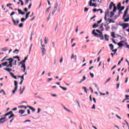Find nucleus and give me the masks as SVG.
Instances as JSON below:
<instances>
[{"instance_id": "680f3d73", "label": "nucleus", "mask_w": 129, "mask_h": 129, "mask_svg": "<svg viewBox=\"0 0 129 129\" xmlns=\"http://www.w3.org/2000/svg\"><path fill=\"white\" fill-rule=\"evenodd\" d=\"M112 42H113V43H114V44H117V43H116V42H115V40H114V39H112Z\"/></svg>"}, {"instance_id": "864d4df0", "label": "nucleus", "mask_w": 129, "mask_h": 129, "mask_svg": "<svg viewBox=\"0 0 129 129\" xmlns=\"http://www.w3.org/2000/svg\"><path fill=\"white\" fill-rule=\"evenodd\" d=\"M76 101L77 103H78L79 107H80V104L79 103V102H78V101L77 100H76Z\"/></svg>"}, {"instance_id": "423d86ee", "label": "nucleus", "mask_w": 129, "mask_h": 129, "mask_svg": "<svg viewBox=\"0 0 129 129\" xmlns=\"http://www.w3.org/2000/svg\"><path fill=\"white\" fill-rule=\"evenodd\" d=\"M115 6V5L113 4V2H111L110 3V5H109V10H112V7H113V8H114Z\"/></svg>"}, {"instance_id": "473e14b6", "label": "nucleus", "mask_w": 129, "mask_h": 129, "mask_svg": "<svg viewBox=\"0 0 129 129\" xmlns=\"http://www.w3.org/2000/svg\"><path fill=\"white\" fill-rule=\"evenodd\" d=\"M59 87H60V88H61V89H62L63 90H64L65 91H66V90H67V88L63 87L61 86Z\"/></svg>"}, {"instance_id": "58836bf2", "label": "nucleus", "mask_w": 129, "mask_h": 129, "mask_svg": "<svg viewBox=\"0 0 129 129\" xmlns=\"http://www.w3.org/2000/svg\"><path fill=\"white\" fill-rule=\"evenodd\" d=\"M14 116H15V114H12L9 117V119H11V118H12V117H14Z\"/></svg>"}, {"instance_id": "cd10ccee", "label": "nucleus", "mask_w": 129, "mask_h": 129, "mask_svg": "<svg viewBox=\"0 0 129 129\" xmlns=\"http://www.w3.org/2000/svg\"><path fill=\"white\" fill-rule=\"evenodd\" d=\"M125 97L124 100H129V95H125Z\"/></svg>"}, {"instance_id": "7c9ffc66", "label": "nucleus", "mask_w": 129, "mask_h": 129, "mask_svg": "<svg viewBox=\"0 0 129 129\" xmlns=\"http://www.w3.org/2000/svg\"><path fill=\"white\" fill-rule=\"evenodd\" d=\"M6 67L7 68H8V67H10V68L13 67V63H9V64H7Z\"/></svg>"}, {"instance_id": "72a5a7b5", "label": "nucleus", "mask_w": 129, "mask_h": 129, "mask_svg": "<svg viewBox=\"0 0 129 129\" xmlns=\"http://www.w3.org/2000/svg\"><path fill=\"white\" fill-rule=\"evenodd\" d=\"M50 9H51V7H48L46 10L45 11V13H49V11H50Z\"/></svg>"}, {"instance_id": "412c9836", "label": "nucleus", "mask_w": 129, "mask_h": 129, "mask_svg": "<svg viewBox=\"0 0 129 129\" xmlns=\"http://www.w3.org/2000/svg\"><path fill=\"white\" fill-rule=\"evenodd\" d=\"M25 110H20L19 111V113H21V114H24L25 113Z\"/></svg>"}, {"instance_id": "bf43d9fd", "label": "nucleus", "mask_w": 129, "mask_h": 129, "mask_svg": "<svg viewBox=\"0 0 129 129\" xmlns=\"http://www.w3.org/2000/svg\"><path fill=\"white\" fill-rule=\"evenodd\" d=\"M10 74L11 75V76H12V77H13L15 75H14V73L10 72Z\"/></svg>"}, {"instance_id": "4468645a", "label": "nucleus", "mask_w": 129, "mask_h": 129, "mask_svg": "<svg viewBox=\"0 0 129 129\" xmlns=\"http://www.w3.org/2000/svg\"><path fill=\"white\" fill-rule=\"evenodd\" d=\"M42 51V55L44 56L45 55V52H46V49L45 48H41Z\"/></svg>"}, {"instance_id": "1a4fd4ad", "label": "nucleus", "mask_w": 129, "mask_h": 129, "mask_svg": "<svg viewBox=\"0 0 129 129\" xmlns=\"http://www.w3.org/2000/svg\"><path fill=\"white\" fill-rule=\"evenodd\" d=\"M99 11H101V12H100V14H102V12L103 11L101 9H94L93 10V12H94V13H95L96 12H99Z\"/></svg>"}, {"instance_id": "0eeeda50", "label": "nucleus", "mask_w": 129, "mask_h": 129, "mask_svg": "<svg viewBox=\"0 0 129 129\" xmlns=\"http://www.w3.org/2000/svg\"><path fill=\"white\" fill-rule=\"evenodd\" d=\"M6 61H9V63L10 64H13V62H14V59H13V58H10L6 59Z\"/></svg>"}, {"instance_id": "79ce46f5", "label": "nucleus", "mask_w": 129, "mask_h": 129, "mask_svg": "<svg viewBox=\"0 0 129 129\" xmlns=\"http://www.w3.org/2000/svg\"><path fill=\"white\" fill-rule=\"evenodd\" d=\"M90 75L91 77H92V78H93V77H94V74H93V73H90Z\"/></svg>"}, {"instance_id": "e433bc0d", "label": "nucleus", "mask_w": 129, "mask_h": 129, "mask_svg": "<svg viewBox=\"0 0 129 129\" xmlns=\"http://www.w3.org/2000/svg\"><path fill=\"white\" fill-rule=\"evenodd\" d=\"M7 58H8V56H5L2 60H1V62H4V61H6V60H7Z\"/></svg>"}, {"instance_id": "39448f33", "label": "nucleus", "mask_w": 129, "mask_h": 129, "mask_svg": "<svg viewBox=\"0 0 129 129\" xmlns=\"http://www.w3.org/2000/svg\"><path fill=\"white\" fill-rule=\"evenodd\" d=\"M12 21L14 23V24H15V26H18V24H19V23H20V21L19 20H17L16 21H15V19H14V18L12 17Z\"/></svg>"}, {"instance_id": "c756f323", "label": "nucleus", "mask_w": 129, "mask_h": 129, "mask_svg": "<svg viewBox=\"0 0 129 129\" xmlns=\"http://www.w3.org/2000/svg\"><path fill=\"white\" fill-rule=\"evenodd\" d=\"M18 90V88H15L14 90L12 91L13 94L16 93V92Z\"/></svg>"}, {"instance_id": "69168bd1", "label": "nucleus", "mask_w": 129, "mask_h": 129, "mask_svg": "<svg viewBox=\"0 0 129 129\" xmlns=\"http://www.w3.org/2000/svg\"><path fill=\"white\" fill-rule=\"evenodd\" d=\"M41 46L42 47L41 49H45V45L41 44Z\"/></svg>"}, {"instance_id": "aec40b11", "label": "nucleus", "mask_w": 129, "mask_h": 129, "mask_svg": "<svg viewBox=\"0 0 129 129\" xmlns=\"http://www.w3.org/2000/svg\"><path fill=\"white\" fill-rule=\"evenodd\" d=\"M109 47H110V50H113V48H114V47L113 46V44H110L109 45Z\"/></svg>"}, {"instance_id": "bb28decb", "label": "nucleus", "mask_w": 129, "mask_h": 129, "mask_svg": "<svg viewBox=\"0 0 129 129\" xmlns=\"http://www.w3.org/2000/svg\"><path fill=\"white\" fill-rule=\"evenodd\" d=\"M63 108L66 111H68V112H71V111H70L69 109H67L65 106H63Z\"/></svg>"}, {"instance_id": "8fccbe9b", "label": "nucleus", "mask_w": 129, "mask_h": 129, "mask_svg": "<svg viewBox=\"0 0 129 129\" xmlns=\"http://www.w3.org/2000/svg\"><path fill=\"white\" fill-rule=\"evenodd\" d=\"M51 80H53V78H48V82H50Z\"/></svg>"}, {"instance_id": "a211bd4d", "label": "nucleus", "mask_w": 129, "mask_h": 129, "mask_svg": "<svg viewBox=\"0 0 129 129\" xmlns=\"http://www.w3.org/2000/svg\"><path fill=\"white\" fill-rule=\"evenodd\" d=\"M8 64H9V62H8L7 61H5V62H3L2 63V65H3V66H8Z\"/></svg>"}, {"instance_id": "a18cd8bd", "label": "nucleus", "mask_w": 129, "mask_h": 129, "mask_svg": "<svg viewBox=\"0 0 129 129\" xmlns=\"http://www.w3.org/2000/svg\"><path fill=\"white\" fill-rule=\"evenodd\" d=\"M7 120H0V123H4Z\"/></svg>"}, {"instance_id": "6ab92c4d", "label": "nucleus", "mask_w": 129, "mask_h": 129, "mask_svg": "<svg viewBox=\"0 0 129 129\" xmlns=\"http://www.w3.org/2000/svg\"><path fill=\"white\" fill-rule=\"evenodd\" d=\"M13 113V111H10L8 113H6V114L4 115V116H8V115H10V114H12Z\"/></svg>"}, {"instance_id": "20e7f679", "label": "nucleus", "mask_w": 129, "mask_h": 129, "mask_svg": "<svg viewBox=\"0 0 129 129\" xmlns=\"http://www.w3.org/2000/svg\"><path fill=\"white\" fill-rule=\"evenodd\" d=\"M57 8H58V4L57 3H56L55 7H54L53 10L52 11V16H54V14H55V13H56V11H57Z\"/></svg>"}, {"instance_id": "e2e57ef3", "label": "nucleus", "mask_w": 129, "mask_h": 129, "mask_svg": "<svg viewBox=\"0 0 129 129\" xmlns=\"http://www.w3.org/2000/svg\"><path fill=\"white\" fill-rule=\"evenodd\" d=\"M116 116L119 118V119H121V117H120L119 116H118V115L117 114H116Z\"/></svg>"}, {"instance_id": "49530a36", "label": "nucleus", "mask_w": 129, "mask_h": 129, "mask_svg": "<svg viewBox=\"0 0 129 129\" xmlns=\"http://www.w3.org/2000/svg\"><path fill=\"white\" fill-rule=\"evenodd\" d=\"M21 22H25L26 21V18H22L21 19Z\"/></svg>"}, {"instance_id": "de8ad7c7", "label": "nucleus", "mask_w": 129, "mask_h": 129, "mask_svg": "<svg viewBox=\"0 0 129 129\" xmlns=\"http://www.w3.org/2000/svg\"><path fill=\"white\" fill-rule=\"evenodd\" d=\"M86 79V77H85V76H83L82 81H84V80H85Z\"/></svg>"}, {"instance_id": "c85d7f7f", "label": "nucleus", "mask_w": 129, "mask_h": 129, "mask_svg": "<svg viewBox=\"0 0 129 129\" xmlns=\"http://www.w3.org/2000/svg\"><path fill=\"white\" fill-rule=\"evenodd\" d=\"M97 27H98V24H97V23L94 24L93 25V29L95 28H97Z\"/></svg>"}, {"instance_id": "f3484780", "label": "nucleus", "mask_w": 129, "mask_h": 129, "mask_svg": "<svg viewBox=\"0 0 129 129\" xmlns=\"http://www.w3.org/2000/svg\"><path fill=\"white\" fill-rule=\"evenodd\" d=\"M105 40L106 41H109V36L108 35H107V34H105Z\"/></svg>"}, {"instance_id": "338daca9", "label": "nucleus", "mask_w": 129, "mask_h": 129, "mask_svg": "<svg viewBox=\"0 0 129 129\" xmlns=\"http://www.w3.org/2000/svg\"><path fill=\"white\" fill-rule=\"evenodd\" d=\"M32 7V3H30L29 6H28V9H31V7Z\"/></svg>"}, {"instance_id": "774afa93", "label": "nucleus", "mask_w": 129, "mask_h": 129, "mask_svg": "<svg viewBox=\"0 0 129 129\" xmlns=\"http://www.w3.org/2000/svg\"><path fill=\"white\" fill-rule=\"evenodd\" d=\"M13 65H17V60H15L14 62L13 63Z\"/></svg>"}, {"instance_id": "4d7b16f0", "label": "nucleus", "mask_w": 129, "mask_h": 129, "mask_svg": "<svg viewBox=\"0 0 129 129\" xmlns=\"http://www.w3.org/2000/svg\"><path fill=\"white\" fill-rule=\"evenodd\" d=\"M24 12H25V13H27L28 12V8H25L24 10Z\"/></svg>"}, {"instance_id": "c9c22d12", "label": "nucleus", "mask_w": 129, "mask_h": 129, "mask_svg": "<svg viewBox=\"0 0 129 129\" xmlns=\"http://www.w3.org/2000/svg\"><path fill=\"white\" fill-rule=\"evenodd\" d=\"M24 76H25V75H23L22 76H21V81H22V82H23V81H24Z\"/></svg>"}, {"instance_id": "37998d69", "label": "nucleus", "mask_w": 129, "mask_h": 129, "mask_svg": "<svg viewBox=\"0 0 129 129\" xmlns=\"http://www.w3.org/2000/svg\"><path fill=\"white\" fill-rule=\"evenodd\" d=\"M83 89H84L85 92H86V93H87V90H86V87H83Z\"/></svg>"}, {"instance_id": "4c0bfd02", "label": "nucleus", "mask_w": 129, "mask_h": 129, "mask_svg": "<svg viewBox=\"0 0 129 129\" xmlns=\"http://www.w3.org/2000/svg\"><path fill=\"white\" fill-rule=\"evenodd\" d=\"M109 14V12H106L105 13V16H106V17H108Z\"/></svg>"}, {"instance_id": "6e6d98bb", "label": "nucleus", "mask_w": 129, "mask_h": 129, "mask_svg": "<svg viewBox=\"0 0 129 129\" xmlns=\"http://www.w3.org/2000/svg\"><path fill=\"white\" fill-rule=\"evenodd\" d=\"M23 26H24V24H23V23H21V24L19 25L20 28H23Z\"/></svg>"}, {"instance_id": "09e8293b", "label": "nucleus", "mask_w": 129, "mask_h": 129, "mask_svg": "<svg viewBox=\"0 0 129 129\" xmlns=\"http://www.w3.org/2000/svg\"><path fill=\"white\" fill-rule=\"evenodd\" d=\"M52 48H55V42L53 41L52 42Z\"/></svg>"}, {"instance_id": "ea45409f", "label": "nucleus", "mask_w": 129, "mask_h": 129, "mask_svg": "<svg viewBox=\"0 0 129 129\" xmlns=\"http://www.w3.org/2000/svg\"><path fill=\"white\" fill-rule=\"evenodd\" d=\"M116 51H117V49H112V52H114V54L116 53Z\"/></svg>"}, {"instance_id": "2eb2a0df", "label": "nucleus", "mask_w": 129, "mask_h": 129, "mask_svg": "<svg viewBox=\"0 0 129 129\" xmlns=\"http://www.w3.org/2000/svg\"><path fill=\"white\" fill-rule=\"evenodd\" d=\"M4 70H5V71H8V72H11V71H12V69L11 68H4Z\"/></svg>"}, {"instance_id": "b1692460", "label": "nucleus", "mask_w": 129, "mask_h": 129, "mask_svg": "<svg viewBox=\"0 0 129 129\" xmlns=\"http://www.w3.org/2000/svg\"><path fill=\"white\" fill-rule=\"evenodd\" d=\"M44 43H45V44H47V43H48V37H45V38H44Z\"/></svg>"}, {"instance_id": "f8f14e48", "label": "nucleus", "mask_w": 129, "mask_h": 129, "mask_svg": "<svg viewBox=\"0 0 129 129\" xmlns=\"http://www.w3.org/2000/svg\"><path fill=\"white\" fill-rule=\"evenodd\" d=\"M18 11L19 14H20V15H22L23 16H24V15H25V13L24 12H22L21 10L18 9Z\"/></svg>"}, {"instance_id": "a19ab883", "label": "nucleus", "mask_w": 129, "mask_h": 129, "mask_svg": "<svg viewBox=\"0 0 129 129\" xmlns=\"http://www.w3.org/2000/svg\"><path fill=\"white\" fill-rule=\"evenodd\" d=\"M6 118H7V117L4 116V117L0 118V120H5V119H6Z\"/></svg>"}, {"instance_id": "9d476101", "label": "nucleus", "mask_w": 129, "mask_h": 129, "mask_svg": "<svg viewBox=\"0 0 129 129\" xmlns=\"http://www.w3.org/2000/svg\"><path fill=\"white\" fill-rule=\"evenodd\" d=\"M122 43H123V41L121 40L120 42L117 43V44L119 47H123V44H122Z\"/></svg>"}, {"instance_id": "7ed1b4c3", "label": "nucleus", "mask_w": 129, "mask_h": 129, "mask_svg": "<svg viewBox=\"0 0 129 129\" xmlns=\"http://www.w3.org/2000/svg\"><path fill=\"white\" fill-rule=\"evenodd\" d=\"M25 62H26V60L24 59L21 61L19 63V65H22L21 67L22 69L23 72L24 73L26 72V64H25Z\"/></svg>"}, {"instance_id": "4be33fe9", "label": "nucleus", "mask_w": 129, "mask_h": 129, "mask_svg": "<svg viewBox=\"0 0 129 129\" xmlns=\"http://www.w3.org/2000/svg\"><path fill=\"white\" fill-rule=\"evenodd\" d=\"M14 85L15 86V88H18V82L17 81H14Z\"/></svg>"}, {"instance_id": "f704fd0d", "label": "nucleus", "mask_w": 129, "mask_h": 129, "mask_svg": "<svg viewBox=\"0 0 129 129\" xmlns=\"http://www.w3.org/2000/svg\"><path fill=\"white\" fill-rule=\"evenodd\" d=\"M112 12H113V13H115V12H116V7H115V6L113 7Z\"/></svg>"}, {"instance_id": "6e6552de", "label": "nucleus", "mask_w": 129, "mask_h": 129, "mask_svg": "<svg viewBox=\"0 0 129 129\" xmlns=\"http://www.w3.org/2000/svg\"><path fill=\"white\" fill-rule=\"evenodd\" d=\"M122 26L123 27V29H124L127 28V27H128L129 25H128V23H125V24H122Z\"/></svg>"}, {"instance_id": "ddd939ff", "label": "nucleus", "mask_w": 129, "mask_h": 129, "mask_svg": "<svg viewBox=\"0 0 129 129\" xmlns=\"http://www.w3.org/2000/svg\"><path fill=\"white\" fill-rule=\"evenodd\" d=\"M117 9L118 11L121 9V3H119L117 5Z\"/></svg>"}, {"instance_id": "3c124183", "label": "nucleus", "mask_w": 129, "mask_h": 129, "mask_svg": "<svg viewBox=\"0 0 129 129\" xmlns=\"http://www.w3.org/2000/svg\"><path fill=\"white\" fill-rule=\"evenodd\" d=\"M89 9L87 8H85L84 12H88Z\"/></svg>"}, {"instance_id": "f257e3e1", "label": "nucleus", "mask_w": 129, "mask_h": 129, "mask_svg": "<svg viewBox=\"0 0 129 129\" xmlns=\"http://www.w3.org/2000/svg\"><path fill=\"white\" fill-rule=\"evenodd\" d=\"M92 34L94 35L95 37H100L101 40H104V37H103L102 32L97 34L96 32H95V30H93L92 31Z\"/></svg>"}, {"instance_id": "393cba45", "label": "nucleus", "mask_w": 129, "mask_h": 129, "mask_svg": "<svg viewBox=\"0 0 129 129\" xmlns=\"http://www.w3.org/2000/svg\"><path fill=\"white\" fill-rule=\"evenodd\" d=\"M113 16H114V12H113V11H112V12H111V13H110V18H112V17H113Z\"/></svg>"}, {"instance_id": "f03ea898", "label": "nucleus", "mask_w": 129, "mask_h": 129, "mask_svg": "<svg viewBox=\"0 0 129 129\" xmlns=\"http://www.w3.org/2000/svg\"><path fill=\"white\" fill-rule=\"evenodd\" d=\"M127 14V8L124 11V14L123 15L122 20H124V23H127L129 21V17L128 15L126 16Z\"/></svg>"}, {"instance_id": "5701e85b", "label": "nucleus", "mask_w": 129, "mask_h": 129, "mask_svg": "<svg viewBox=\"0 0 129 129\" xmlns=\"http://www.w3.org/2000/svg\"><path fill=\"white\" fill-rule=\"evenodd\" d=\"M19 108H25V109H27V107H28V106H20L18 107Z\"/></svg>"}, {"instance_id": "dca6fc26", "label": "nucleus", "mask_w": 129, "mask_h": 129, "mask_svg": "<svg viewBox=\"0 0 129 129\" xmlns=\"http://www.w3.org/2000/svg\"><path fill=\"white\" fill-rule=\"evenodd\" d=\"M27 107H28V108H29V109L32 110L33 112H34V111H35V110H36V109H34V108H33L32 107H31L30 106H27Z\"/></svg>"}, {"instance_id": "052dcab7", "label": "nucleus", "mask_w": 129, "mask_h": 129, "mask_svg": "<svg viewBox=\"0 0 129 129\" xmlns=\"http://www.w3.org/2000/svg\"><path fill=\"white\" fill-rule=\"evenodd\" d=\"M24 122H31V120H26L24 121Z\"/></svg>"}, {"instance_id": "a878e982", "label": "nucleus", "mask_w": 129, "mask_h": 129, "mask_svg": "<svg viewBox=\"0 0 129 129\" xmlns=\"http://www.w3.org/2000/svg\"><path fill=\"white\" fill-rule=\"evenodd\" d=\"M111 37H112V38H115V33H114V32H112L111 33Z\"/></svg>"}, {"instance_id": "0e129e2a", "label": "nucleus", "mask_w": 129, "mask_h": 129, "mask_svg": "<svg viewBox=\"0 0 129 129\" xmlns=\"http://www.w3.org/2000/svg\"><path fill=\"white\" fill-rule=\"evenodd\" d=\"M29 4V0H25V5H28Z\"/></svg>"}, {"instance_id": "c03bdc74", "label": "nucleus", "mask_w": 129, "mask_h": 129, "mask_svg": "<svg viewBox=\"0 0 129 129\" xmlns=\"http://www.w3.org/2000/svg\"><path fill=\"white\" fill-rule=\"evenodd\" d=\"M112 31H114V30H116V28H115V27L112 26Z\"/></svg>"}, {"instance_id": "9b49d317", "label": "nucleus", "mask_w": 129, "mask_h": 129, "mask_svg": "<svg viewBox=\"0 0 129 129\" xmlns=\"http://www.w3.org/2000/svg\"><path fill=\"white\" fill-rule=\"evenodd\" d=\"M89 4L90 7H94V8H96V7H97V5L95 4V3H94L93 5H91V2H89Z\"/></svg>"}, {"instance_id": "2f4dec72", "label": "nucleus", "mask_w": 129, "mask_h": 129, "mask_svg": "<svg viewBox=\"0 0 129 129\" xmlns=\"http://www.w3.org/2000/svg\"><path fill=\"white\" fill-rule=\"evenodd\" d=\"M2 50L4 52H6V51H8V48L7 47L3 48L2 49Z\"/></svg>"}, {"instance_id": "603ef678", "label": "nucleus", "mask_w": 129, "mask_h": 129, "mask_svg": "<svg viewBox=\"0 0 129 129\" xmlns=\"http://www.w3.org/2000/svg\"><path fill=\"white\" fill-rule=\"evenodd\" d=\"M37 113H40V111H41V109L40 108H38L37 109Z\"/></svg>"}, {"instance_id": "13d9d810", "label": "nucleus", "mask_w": 129, "mask_h": 129, "mask_svg": "<svg viewBox=\"0 0 129 129\" xmlns=\"http://www.w3.org/2000/svg\"><path fill=\"white\" fill-rule=\"evenodd\" d=\"M20 2L21 3V6H24V2H23V1L20 0Z\"/></svg>"}, {"instance_id": "5fc2aeb1", "label": "nucleus", "mask_w": 129, "mask_h": 129, "mask_svg": "<svg viewBox=\"0 0 129 129\" xmlns=\"http://www.w3.org/2000/svg\"><path fill=\"white\" fill-rule=\"evenodd\" d=\"M92 109H95V104H93L92 107Z\"/></svg>"}]
</instances>
